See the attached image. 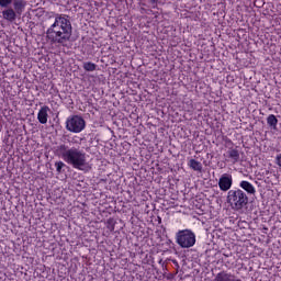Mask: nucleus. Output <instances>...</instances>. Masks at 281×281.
<instances>
[{
    "mask_svg": "<svg viewBox=\"0 0 281 281\" xmlns=\"http://www.w3.org/2000/svg\"><path fill=\"white\" fill-rule=\"evenodd\" d=\"M228 157L233 159L234 162H236L238 159H240V153L238 149H231L228 150Z\"/></svg>",
    "mask_w": 281,
    "mask_h": 281,
    "instance_id": "nucleus-14",
    "label": "nucleus"
},
{
    "mask_svg": "<svg viewBox=\"0 0 281 281\" xmlns=\"http://www.w3.org/2000/svg\"><path fill=\"white\" fill-rule=\"evenodd\" d=\"M2 16L3 19H5V21H10L12 23V21H16V11H14V9H7L4 11H2Z\"/></svg>",
    "mask_w": 281,
    "mask_h": 281,
    "instance_id": "nucleus-9",
    "label": "nucleus"
},
{
    "mask_svg": "<svg viewBox=\"0 0 281 281\" xmlns=\"http://www.w3.org/2000/svg\"><path fill=\"white\" fill-rule=\"evenodd\" d=\"M267 124H269L272 128H277L278 127V117H276V115L270 114L267 117Z\"/></svg>",
    "mask_w": 281,
    "mask_h": 281,
    "instance_id": "nucleus-13",
    "label": "nucleus"
},
{
    "mask_svg": "<svg viewBox=\"0 0 281 281\" xmlns=\"http://www.w3.org/2000/svg\"><path fill=\"white\" fill-rule=\"evenodd\" d=\"M72 144H78V142L76 140V138H72Z\"/></svg>",
    "mask_w": 281,
    "mask_h": 281,
    "instance_id": "nucleus-20",
    "label": "nucleus"
},
{
    "mask_svg": "<svg viewBox=\"0 0 281 281\" xmlns=\"http://www.w3.org/2000/svg\"><path fill=\"white\" fill-rule=\"evenodd\" d=\"M49 106L44 105L41 108L37 114V120L40 124H47V119L49 117Z\"/></svg>",
    "mask_w": 281,
    "mask_h": 281,
    "instance_id": "nucleus-8",
    "label": "nucleus"
},
{
    "mask_svg": "<svg viewBox=\"0 0 281 281\" xmlns=\"http://www.w3.org/2000/svg\"><path fill=\"white\" fill-rule=\"evenodd\" d=\"M86 126L87 122H85V119H82L80 115H72L66 121V128L70 133H82Z\"/></svg>",
    "mask_w": 281,
    "mask_h": 281,
    "instance_id": "nucleus-6",
    "label": "nucleus"
},
{
    "mask_svg": "<svg viewBox=\"0 0 281 281\" xmlns=\"http://www.w3.org/2000/svg\"><path fill=\"white\" fill-rule=\"evenodd\" d=\"M176 243L182 247V249H190L196 244V235L190 229L179 231L176 235Z\"/></svg>",
    "mask_w": 281,
    "mask_h": 281,
    "instance_id": "nucleus-3",
    "label": "nucleus"
},
{
    "mask_svg": "<svg viewBox=\"0 0 281 281\" xmlns=\"http://www.w3.org/2000/svg\"><path fill=\"white\" fill-rule=\"evenodd\" d=\"M97 68H98V66L91 61H87L83 64V69L86 71H95Z\"/></svg>",
    "mask_w": 281,
    "mask_h": 281,
    "instance_id": "nucleus-15",
    "label": "nucleus"
},
{
    "mask_svg": "<svg viewBox=\"0 0 281 281\" xmlns=\"http://www.w3.org/2000/svg\"><path fill=\"white\" fill-rule=\"evenodd\" d=\"M71 30H68V32L64 33L63 29H57L53 31H47V38L50 41V43H58L59 45H65L69 38H71Z\"/></svg>",
    "mask_w": 281,
    "mask_h": 281,
    "instance_id": "nucleus-5",
    "label": "nucleus"
},
{
    "mask_svg": "<svg viewBox=\"0 0 281 281\" xmlns=\"http://www.w3.org/2000/svg\"><path fill=\"white\" fill-rule=\"evenodd\" d=\"M12 3V0H0L1 8H8Z\"/></svg>",
    "mask_w": 281,
    "mask_h": 281,
    "instance_id": "nucleus-17",
    "label": "nucleus"
},
{
    "mask_svg": "<svg viewBox=\"0 0 281 281\" xmlns=\"http://www.w3.org/2000/svg\"><path fill=\"white\" fill-rule=\"evenodd\" d=\"M276 164H277V166H279V168H281V154L277 155Z\"/></svg>",
    "mask_w": 281,
    "mask_h": 281,
    "instance_id": "nucleus-18",
    "label": "nucleus"
},
{
    "mask_svg": "<svg viewBox=\"0 0 281 281\" xmlns=\"http://www.w3.org/2000/svg\"><path fill=\"white\" fill-rule=\"evenodd\" d=\"M172 262H173L175 267H177V269H179V262L175 259L172 260Z\"/></svg>",
    "mask_w": 281,
    "mask_h": 281,
    "instance_id": "nucleus-19",
    "label": "nucleus"
},
{
    "mask_svg": "<svg viewBox=\"0 0 281 281\" xmlns=\"http://www.w3.org/2000/svg\"><path fill=\"white\" fill-rule=\"evenodd\" d=\"M61 159L77 170H91V166L87 162V153L80 148H67L66 145L58 146Z\"/></svg>",
    "mask_w": 281,
    "mask_h": 281,
    "instance_id": "nucleus-1",
    "label": "nucleus"
},
{
    "mask_svg": "<svg viewBox=\"0 0 281 281\" xmlns=\"http://www.w3.org/2000/svg\"><path fill=\"white\" fill-rule=\"evenodd\" d=\"M227 203H229L232 210H243L245 205L249 203V198L245 191L237 189L228 191Z\"/></svg>",
    "mask_w": 281,
    "mask_h": 281,
    "instance_id": "nucleus-2",
    "label": "nucleus"
},
{
    "mask_svg": "<svg viewBox=\"0 0 281 281\" xmlns=\"http://www.w3.org/2000/svg\"><path fill=\"white\" fill-rule=\"evenodd\" d=\"M63 30L64 34L68 33L69 30L72 31L71 21L67 14H56L55 22L48 29V31Z\"/></svg>",
    "mask_w": 281,
    "mask_h": 281,
    "instance_id": "nucleus-4",
    "label": "nucleus"
},
{
    "mask_svg": "<svg viewBox=\"0 0 281 281\" xmlns=\"http://www.w3.org/2000/svg\"><path fill=\"white\" fill-rule=\"evenodd\" d=\"M55 167H56V171L58 172V175H60V172H63V168H65V162L57 161V162H55Z\"/></svg>",
    "mask_w": 281,
    "mask_h": 281,
    "instance_id": "nucleus-16",
    "label": "nucleus"
},
{
    "mask_svg": "<svg viewBox=\"0 0 281 281\" xmlns=\"http://www.w3.org/2000/svg\"><path fill=\"white\" fill-rule=\"evenodd\" d=\"M188 166L189 168H191V170H194L195 172L203 171V165L201 164V161H198L196 159H189Z\"/></svg>",
    "mask_w": 281,
    "mask_h": 281,
    "instance_id": "nucleus-10",
    "label": "nucleus"
},
{
    "mask_svg": "<svg viewBox=\"0 0 281 281\" xmlns=\"http://www.w3.org/2000/svg\"><path fill=\"white\" fill-rule=\"evenodd\" d=\"M13 7L16 14H21V12H23V10L25 9V0H14Z\"/></svg>",
    "mask_w": 281,
    "mask_h": 281,
    "instance_id": "nucleus-12",
    "label": "nucleus"
},
{
    "mask_svg": "<svg viewBox=\"0 0 281 281\" xmlns=\"http://www.w3.org/2000/svg\"><path fill=\"white\" fill-rule=\"evenodd\" d=\"M239 186L248 194H256V188L249 181H241Z\"/></svg>",
    "mask_w": 281,
    "mask_h": 281,
    "instance_id": "nucleus-11",
    "label": "nucleus"
},
{
    "mask_svg": "<svg viewBox=\"0 0 281 281\" xmlns=\"http://www.w3.org/2000/svg\"><path fill=\"white\" fill-rule=\"evenodd\" d=\"M234 184V179L232 178V175L229 173H223L218 180V188L222 190V192H227L232 189V186Z\"/></svg>",
    "mask_w": 281,
    "mask_h": 281,
    "instance_id": "nucleus-7",
    "label": "nucleus"
}]
</instances>
